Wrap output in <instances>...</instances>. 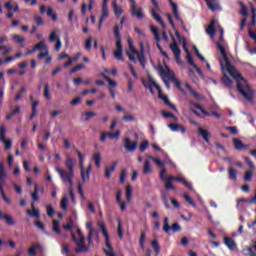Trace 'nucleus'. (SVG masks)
<instances>
[{"instance_id": "f257e3e1", "label": "nucleus", "mask_w": 256, "mask_h": 256, "mask_svg": "<svg viewBox=\"0 0 256 256\" xmlns=\"http://www.w3.org/2000/svg\"><path fill=\"white\" fill-rule=\"evenodd\" d=\"M217 48L219 49L226 63V69L229 75H231V77L236 80V89L238 93H241L242 97H244V99H247V101H253V95H255V91L253 90V88H251V86H249V83H247L243 75H241V73H239V71L234 68L233 64H231V61L227 57V51L225 50V46L218 42Z\"/></svg>"}, {"instance_id": "f03ea898", "label": "nucleus", "mask_w": 256, "mask_h": 256, "mask_svg": "<svg viewBox=\"0 0 256 256\" xmlns=\"http://www.w3.org/2000/svg\"><path fill=\"white\" fill-rule=\"evenodd\" d=\"M66 167L68 172L60 167H56L55 171L59 174L60 179H62L64 183H69L70 187H73V177H75V160L71 157H67Z\"/></svg>"}, {"instance_id": "7ed1b4c3", "label": "nucleus", "mask_w": 256, "mask_h": 256, "mask_svg": "<svg viewBox=\"0 0 256 256\" xmlns=\"http://www.w3.org/2000/svg\"><path fill=\"white\" fill-rule=\"evenodd\" d=\"M6 183H7V170H5V164L2 162L0 163V193L2 195L3 201H5V203H7L8 205H11V199L7 197V194H5V190L3 189Z\"/></svg>"}, {"instance_id": "20e7f679", "label": "nucleus", "mask_w": 256, "mask_h": 256, "mask_svg": "<svg viewBox=\"0 0 256 256\" xmlns=\"http://www.w3.org/2000/svg\"><path fill=\"white\" fill-rule=\"evenodd\" d=\"M72 241L76 243L75 253H87L89 246L85 245V237L77 238L75 234H72Z\"/></svg>"}, {"instance_id": "39448f33", "label": "nucleus", "mask_w": 256, "mask_h": 256, "mask_svg": "<svg viewBox=\"0 0 256 256\" xmlns=\"http://www.w3.org/2000/svg\"><path fill=\"white\" fill-rule=\"evenodd\" d=\"M163 231L166 233V235H171V231L172 233H179V231H181V225H179L177 222L169 225V218L165 217Z\"/></svg>"}, {"instance_id": "423d86ee", "label": "nucleus", "mask_w": 256, "mask_h": 256, "mask_svg": "<svg viewBox=\"0 0 256 256\" xmlns=\"http://www.w3.org/2000/svg\"><path fill=\"white\" fill-rule=\"evenodd\" d=\"M244 161L250 168V170L246 171V173L244 175V181L251 182V181H253V173H255V164L249 157L244 158Z\"/></svg>"}, {"instance_id": "0eeeda50", "label": "nucleus", "mask_w": 256, "mask_h": 256, "mask_svg": "<svg viewBox=\"0 0 256 256\" xmlns=\"http://www.w3.org/2000/svg\"><path fill=\"white\" fill-rule=\"evenodd\" d=\"M5 135H7V128H5V126H1L0 127V141H2V143H4V149L6 151H9V149H11L12 145H13V141L7 139L5 137Z\"/></svg>"}, {"instance_id": "6e6552de", "label": "nucleus", "mask_w": 256, "mask_h": 256, "mask_svg": "<svg viewBox=\"0 0 256 256\" xmlns=\"http://www.w3.org/2000/svg\"><path fill=\"white\" fill-rule=\"evenodd\" d=\"M76 153L78 155L79 163H80V167H81L82 181L85 183V181H89L90 173L87 171L85 172V169H83V163L85 161L83 153H81V151H79V150H76Z\"/></svg>"}, {"instance_id": "1a4fd4ad", "label": "nucleus", "mask_w": 256, "mask_h": 256, "mask_svg": "<svg viewBox=\"0 0 256 256\" xmlns=\"http://www.w3.org/2000/svg\"><path fill=\"white\" fill-rule=\"evenodd\" d=\"M121 135V131L117 130L115 133L111 132H103L100 136L101 143H105L107 141V138L113 141V139H119V136Z\"/></svg>"}, {"instance_id": "9d476101", "label": "nucleus", "mask_w": 256, "mask_h": 256, "mask_svg": "<svg viewBox=\"0 0 256 256\" xmlns=\"http://www.w3.org/2000/svg\"><path fill=\"white\" fill-rule=\"evenodd\" d=\"M131 3V11L134 17H138V19H143L145 15L143 14V8H139L137 10V2L135 0H129Z\"/></svg>"}, {"instance_id": "9b49d317", "label": "nucleus", "mask_w": 256, "mask_h": 256, "mask_svg": "<svg viewBox=\"0 0 256 256\" xmlns=\"http://www.w3.org/2000/svg\"><path fill=\"white\" fill-rule=\"evenodd\" d=\"M168 127L174 133H179V132L182 134L187 133V128L185 126L177 124V123H170V124H168Z\"/></svg>"}, {"instance_id": "f8f14e48", "label": "nucleus", "mask_w": 256, "mask_h": 256, "mask_svg": "<svg viewBox=\"0 0 256 256\" xmlns=\"http://www.w3.org/2000/svg\"><path fill=\"white\" fill-rule=\"evenodd\" d=\"M183 48L184 51H186V59L187 62L189 63V65H191L192 67H194V69H196V71H201V69L199 67H197V64H195V61H193V56H191V52H189V48H187V45L184 43L183 44Z\"/></svg>"}, {"instance_id": "ddd939ff", "label": "nucleus", "mask_w": 256, "mask_h": 256, "mask_svg": "<svg viewBox=\"0 0 256 256\" xmlns=\"http://www.w3.org/2000/svg\"><path fill=\"white\" fill-rule=\"evenodd\" d=\"M205 3L208 9H210V11H212L213 13H215V11L221 10V6L219 5V0H205Z\"/></svg>"}, {"instance_id": "4468645a", "label": "nucleus", "mask_w": 256, "mask_h": 256, "mask_svg": "<svg viewBox=\"0 0 256 256\" xmlns=\"http://www.w3.org/2000/svg\"><path fill=\"white\" fill-rule=\"evenodd\" d=\"M124 148L126 149V151L133 153V151H135V149H137V142H132L131 138H125L124 139Z\"/></svg>"}, {"instance_id": "2eb2a0df", "label": "nucleus", "mask_w": 256, "mask_h": 256, "mask_svg": "<svg viewBox=\"0 0 256 256\" xmlns=\"http://www.w3.org/2000/svg\"><path fill=\"white\" fill-rule=\"evenodd\" d=\"M142 85L143 87H145V89H151L152 87H155V89H157V91L160 93L161 91V87L155 83V80H153V78H149V81H142Z\"/></svg>"}, {"instance_id": "dca6fc26", "label": "nucleus", "mask_w": 256, "mask_h": 256, "mask_svg": "<svg viewBox=\"0 0 256 256\" xmlns=\"http://www.w3.org/2000/svg\"><path fill=\"white\" fill-rule=\"evenodd\" d=\"M170 49L174 53L176 61H181V48H179L175 40L173 44H170Z\"/></svg>"}, {"instance_id": "f3484780", "label": "nucleus", "mask_w": 256, "mask_h": 256, "mask_svg": "<svg viewBox=\"0 0 256 256\" xmlns=\"http://www.w3.org/2000/svg\"><path fill=\"white\" fill-rule=\"evenodd\" d=\"M98 227H100L102 231V235L106 239V247H110V240H109L110 236H109V232L107 231V227L105 226V222H98Z\"/></svg>"}, {"instance_id": "a211bd4d", "label": "nucleus", "mask_w": 256, "mask_h": 256, "mask_svg": "<svg viewBox=\"0 0 256 256\" xmlns=\"http://www.w3.org/2000/svg\"><path fill=\"white\" fill-rule=\"evenodd\" d=\"M114 57L117 59V61H121L122 63L125 61V58H123V44H116Z\"/></svg>"}, {"instance_id": "6ab92c4d", "label": "nucleus", "mask_w": 256, "mask_h": 256, "mask_svg": "<svg viewBox=\"0 0 256 256\" xmlns=\"http://www.w3.org/2000/svg\"><path fill=\"white\" fill-rule=\"evenodd\" d=\"M234 147L237 151H247L249 144H244L240 139H234Z\"/></svg>"}, {"instance_id": "aec40b11", "label": "nucleus", "mask_w": 256, "mask_h": 256, "mask_svg": "<svg viewBox=\"0 0 256 256\" xmlns=\"http://www.w3.org/2000/svg\"><path fill=\"white\" fill-rule=\"evenodd\" d=\"M121 29H123V26L121 25H115L114 26V37L116 38V45H121Z\"/></svg>"}, {"instance_id": "412c9836", "label": "nucleus", "mask_w": 256, "mask_h": 256, "mask_svg": "<svg viewBox=\"0 0 256 256\" xmlns=\"http://www.w3.org/2000/svg\"><path fill=\"white\" fill-rule=\"evenodd\" d=\"M172 9H173L175 20L179 21L180 25L185 29V22L179 16V9H178V7H177V5L175 3H172Z\"/></svg>"}, {"instance_id": "4be33fe9", "label": "nucleus", "mask_w": 256, "mask_h": 256, "mask_svg": "<svg viewBox=\"0 0 256 256\" xmlns=\"http://www.w3.org/2000/svg\"><path fill=\"white\" fill-rule=\"evenodd\" d=\"M224 244L226 245V247H228V249H230V251H235V247H237V243H235V240L227 236L224 237Z\"/></svg>"}, {"instance_id": "5701e85b", "label": "nucleus", "mask_w": 256, "mask_h": 256, "mask_svg": "<svg viewBox=\"0 0 256 256\" xmlns=\"http://www.w3.org/2000/svg\"><path fill=\"white\" fill-rule=\"evenodd\" d=\"M158 97H159V99H162V101H164L165 105L170 107V109L177 111V107L173 103H171L168 96L162 95L161 91H160Z\"/></svg>"}, {"instance_id": "b1692460", "label": "nucleus", "mask_w": 256, "mask_h": 256, "mask_svg": "<svg viewBox=\"0 0 256 256\" xmlns=\"http://www.w3.org/2000/svg\"><path fill=\"white\" fill-rule=\"evenodd\" d=\"M30 100L32 101V113L30 114V119H35L37 116V107H39V102L37 100H33V95L30 96Z\"/></svg>"}, {"instance_id": "393cba45", "label": "nucleus", "mask_w": 256, "mask_h": 256, "mask_svg": "<svg viewBox=\"0 0 256 256\" xmlns=\"http://www.w3.org/2000/svg\"><path fill=\"white\" fill-rule=\"evenodd\" d=\"M198 135H201L206 143H209V138L211 137V133L208 130H205L201 127L198 128Z\"/></svg>"}, {"instance_id": "a878e982", "label": "nucleus", "mask_w": 256, "mask_h": 256, "mask_svg": "<svg viewBox=\"0 0 256 256\" xmlns=\"http://www.w3.org/2000/svg\"><path fill=\"white\" fill-rule=\"evenodd\" d=\"M151 15H152L153 19H155V21L160 23V25L163 27V29H165V22H163V19L161 18V15H159L157 13V11H155V8H152Z\"/></svg>"}, {"instance_id": "bb28decb", "label": "nucleus", "mask_w": 256, "mask_h": 256, "mask_svg": "<svg viewBox=\"0 0 256 256\" xmlns=\"http://www.w3.org/2000/svg\"><path fill=\"white\" fill-rule=\"evenodd\" d=\"M86 228L89 230L88 245H91V244H93V223L92 222H87L86 223Z\"/></svg>"}, {"instance_id": "cd10ccee", "label": "nucleus", "mask_w": 256, "mask_h": 256, "mask_svg": "<svg viewBox=\"0 0 256 256\" xmlns=\"http://www.w3.org/2000/svg\"><path fill=\"white\" fill-rule=\"evenodd\" d=\"M117 168V162H114L110 167H107L105 169V178L106 179H111V174L115 169Z\"/></svg>"}, {"instance_id": "c85d7f7f", "label": "nucleus", "mask_w": 256, "mask_h": 256, "mask_svg": "<svg viewBox=\"0 0 256 256\" xmlns=\"http://www.w3.org/2000/svg\"><path fill=\"white\" fill-rule=\"evenodd\" d=\"M31 210H27V215H29L30 217H35L36 219H39L40 217V212L37 210V208H35V204L32 203L31 204Z\"/></svg>"}, {"instance_id": "c756f323", "label": "nucleus", "mask_w": 256, "mask_h": 256, "mask_svg": "<svg viewBox=\"0 0 256 256\" xmlns=\"http://www.w3.org/2000/svg\"><path fill=\"white\" fill-rule=\"evenodd\" d=\"M206 33L210 37H215V20H211L209 26L206 29Z\"/></svg>"}, {"instance_id": "7c9ffc66", "label": "nucleus", "mask_w": 256, "mask_h": 256, "mask_svg": "<svg viewBox=\"0 0 256 256\" xmlns=\"http://www.w3.org/2000/svg\"><path fill=\"white\" fill-rule=\"evenodd\" d=\"M238 5L240 7V15H242V17H247L249 15L248 10H247V6L245 5V3H243V1H239Z\"/></svg>"}, {"instance_id": "2f4dec72", "label": "nucleus", "mask_w": 256, "mask_h": 256, "mask_svg": "<svg viewBox=\"0 0 256 256\" xmlns=\"http://www.w3.org/2000/svg\"><path fill=\"white\" fill-rule=\"evenodd\" d=\"M41 248V244L35 243L28 249V255L35 256L37 255V249Z\"/></svg>"}, {"instance_id": "473e14b6", "label": "nucleus", "mask_w": 256, "mask_h": 256, "mask_svg": "<svg viewBox=\"0 0 256 256\" xmlns=\"http://www.w3.org/2000/svg\"><path fill=\"white\" fill-rule=\"evenodd\" d=\"M138 61L141 63L142 67H145L146 59H145V54L143 52V45H141V52H138Z\"/></svg>"}, {"instance_id": "72a5a7b5", "label": "nucleus", "mask_w": 256, "mask_h": 256, "mask_svg": "<svg viewBox=\"0 0 256 256\" xmlns=\"http://www.w3.org/2000/svg\"><path fill=\"white\" fill-rule=\"evenodd\" d=\"M151 247L154 249L156 255L161 252V246H159V241L157 239L152 240Z\"/></svg>"}, {"instance_id": "f704fd0d", "label": "nucleus", "mask_w": 256, "mask_h": 256, "mask_svg": "<svg viewBox=\"0 0 256 256\" xmlns=\"http://www.w3.org/2000/svg\"><path fill=\"white\" fill-rule=\"evenodd\" d=\"M185 87L190 92V95H192L196 99H199V93H197V91H195L193 87H191V84H189V82L185 83Z\"/></svg>"}, {"instance_id": "c9c22d12", "label": "nucleus", "mask_w": 256, "mask_h": 256, "mask_svg": "<svg viewBox=\"0 0 256 256\" xmlns=\"http://www.w3.org/2000/svg\"><path fill=\"white\" fill-rule=\"evenodd\" d=\"M150 31H152L154 38L156 39L157 43L161 41V36L159 35V29L155 26H150Z\"/></svg>"}, {"instance_id": "e433bc0d", "label": "nucleus", "mask_w": 256, "mask_h": 256, "mask_svg": "<svg viewBox=\"0 0 256 256\" xmlns=\"http://www.w3.org/2000/svg\"><path fill=\"white\" fill-rule=\"evenodd\" d=\"M52 231L56 233L57 235L61 234V227H59V221L58 220H53L52 221Z\"/></svg>"}, {"instance_id": "4c0bfd02", "label": "nucleus", "mask_w": 256, "mask_h": 256, "mask_svg": "<svg viewBox=\"0 0 256 256\" xmlns=\"http://www.w3.org/2000/svg\"><path fill=\"white\" fill-rule=\"evenodd\" d=\"M228 177L229 179H232L233 181H237V170L235 168L230 167L228 169Z\"/></svg>"}, {"instance_id": "58836bf2", "label": "nucleus", "mask_w": 256, "mask_h": 256, "mask_svg": "<svg viewBox=\"0 0 256 256\" xmlns=\"http://www.w3.org/2000/svg\"><path fill=\"white\" fill-rule=\"evenodd\" d=\"M253 249L255 250L256 252V241H255V244L244 249L243 251L246 252L248 256H256V253L253 251Z\"/></svg>"}, {"instance_id": "ea45409f", "label": "nucleus", "mask_w": 256, "mask_h": 256, "mask_svg": "<svg viewBox=\"0 0 256 256\" xmlns=\"http://www.w3.org/2000/svg\"><path fill=\"white\" fill-rule=\"evenodd\" d=\"M101 76L103 77V79H105V81H107L110 87H117V82L112 80L109 76L105 75V73H102Z\"/></svg>"}, {"instance_id": "a19ab883", "label": "nucleus", "mask_w": 256, "mask_h": 256, "mask_svg": "<svg viewBox=\"0 0 256 256\" xmlns=\"http://www.w3.org/2000/svg\"><path fill=\"white\" fill-rule=\"evenodd\" d=\"M164 76L166 77V79H168V81H175L176 77H175V72H173V70H168L164 73Z\"/></svg>"}, {"instance_id": "79ce46f5", "label": "nucleus", "mask_w": 256, "mask_h": 256, "mask_svg": "<svg viewBox=\"0 0 256 256\" xmlns=\"http://www.w3.org/2000/svg\"><path fill=\"white\" fill-rule=\"evenodd\" d=\"M151 162L149 160H146L144 162V168H143V173L144 175H149L151 173Z\"/></svg>"}, {"instance_id": "37998d69", "label": "nucleus", "mask_w": 256, "mask_h": 256, "mask_svg": "<svg viewBox=\"0 0 256 256\" xmlns=\"http://www.w3.org/2000/svg\"><path fill=\"white\" fill-rule=\"evenodd\" d=\"M33 201H39V185H34V192L31 194Z\"/></svg>"}, {"instance_id": "c03bdc74", "label": "nucleus", "mask_w": 256, "mask_h": 256, "mask_svg": "<svg viewBox=\"0 0 256 256\" xmlns=\"http://www.w3.org/2000/svg\"><path fill=\"white\" fill-rule=\"evenodd\" d=\"M113 7H114V13L117 17H121L123 13V9L119 6H117V1L113 2Z\"/></svg>"}, {"instance_id": "a18cd8bd", "label": "nucleus", "mask_w": 256, "mask_h": 256, "mask_svg": "<svg viewBox=\"0 0 256 256\" xmlns=\"http://www.w3.org/2000/svg\"><path fill=\"white\" fill-rule=\"evenodd\" d=\"M128 47L129 50L126 51V53H139V51L135 49V46H133V40L131 38H128Z\"/></svg>"}, {"instance_id": "49530a36", "label": "nucleus", "mask_w": 256, "mask_h": 256, "mask_svg": "<svg viewBox=\"0 0 256 256\" xmlns=\"http://www.w3.org/2000/svg\"><path fill=\"white\" fill-rule=\"evenodd\" d=\"M126 55L132 63H137V58H135V55H139V52H126Z\"/></svg>"}, {"instance_id": "de8ad7c7", "label": "nucleus", "mask_w": 256, "mask_h": 256, "mask_svg": "<svg viewBox=\"0 0 256 256\" xmlns=\"http://www.w3.org/2000/svg\"><path fill=\"white\" fill-rule=\"evenodd\" d=\"M3 219L6 221L7 225H10V226L15 225V220L9 214H4Z\"/></svg>"}, {"instance_id": "09e8293b", "label": "nucleus", "mask_w": 256, "mask_h": 256, "mask_svg": "<svg viewBox=\"0 0 256 256\" xmlns=\"http://www.w3.org/2000/svg\"><path fill=\"white\" fill-rule=\"evenodd\" d=\"M222 81L226 87H231L233 85V80L227 76V74H224Z\"/></svg>"}, {"instance_id": "8fccbe9b", "label": "nucleus", "mask_w": 256, "mask_h": 256, "mask_svg": "<svg viewBox=\"0 0 256 256\" xmlns=\"http://www.w3.org/2000/svg\"><path fill=\"white\" fill-rule=\"evenodd\" d=\"M93 159L96 167H101V153H95L93 155Z\"/></svg>"}, {"instance_id": "3c124183", "label": "nucleus", "mask_w": 256, "mask_h": 256, "mask_svg": "<svg viewBox=\"0 0 256 256\" xmlns=\"http://www.w3.org/2000/svg\"><path fill=\"white\" fill-rule=\"evenodd\" d=\"M34 225H35V227H37L38 229H40V231H41L42 233H45V235H49V233H47V232L45 231V224H43V222H41V221H36V222L34 223Z\"/></svg>"}, {"instance_id": "603ef678", "label": "nucleus", "mask_w": 256, "mask_h": 256, "mask_svg": "<svg viewBox=\"0 0 256 256\" xmlns=\"http://www.w3.org/2000/svg\"><path fill=\"white\" fill-rule=\"evenodd\" d=\"M93 47V37H88L85 44V50L90 51Z\"/></svg>"}, {"instance_id": "864d4df0", "label": "nucleus", "mask_w": 256, "mask_h": 256, "mask_svg": "<svg viewBox=\"0 0 256 256\" xmlns=\"http://www.w3.org/2000/svg\"><path fill=\"white\" fill-rule=\"evenodd\" d=\"M194 107H195V109H198V111L203 113L205 115V117H209V115H210L209 112H207V110L203 109V106H201V104L195 103Z\"/></svg>"}, {"instance_id": "5fc2aeb1", "label": "nucleus", "mask_w": 256, "mask_h": 256, "mask_svg": "<svg viewBox=\"0 0 256 256\" xmlns=\"http://www.w3.org/2000/svg\"><path fill=\"white\" fill-rule=\"evenodd\" d=\"M65 231H73V227H75V222L73 219H70L69 222L63 226Z\"/></svg>"}, {"instance_id": "6e6d98bb", "label": "nucleus", "mask_w": 256, "mask_h": 256, "mask_svg": "<svg viewBox=\"0 0 256 256\" xmlns=\"http://www.w3.org/2000/svg\"><path fill=\"white\" fill-rule=\"evenodd\" d=\"M131 197H133V188H131V185H128L126 187V199H127V201H131Z\"/></svg>"}, {"instance_id": "4d7b16f0", "label": "nucleus", "mask_w": 256, "mask_h": 256, "mask_svg": "<svg viewBox=\"0 0 256 256\" xmlns=\"http://www.w3.org/2000/svg\"><path fill=\"white\" fill-rule=\"evenodd\" d=\"M12 39L15 41V43H18L19 45H21V43H25V38L17 34H14L12 36Z\"/></svg>"}, {"instance_id": "13d9d810", "label": "nucleus", "mask_w": 256, "mask_h": 256, "mask_svg": "<svg viewBox=\"0 0 256 256\" xmlns=\"http://www.w3.org/2000/svg\"><path fill=\"white\" fill-rule=\"evenodd\" d=\"M47 15H48V17H51L52 21H55L57 19V17H58L57 13L53 12V8L52 7H48Z\"/></svg>"}, {"instance_id": "bf43d9fd", "label": "nucleus", "mask_w": 256, "mask_h": 256, "mask_svg": "<svg viewBox=\"0 0 256 256\" xmlns=\"http://www.w3.org/2000/svg\"><path fill=\"white\" fill-rule=\"evenodd\" d=\"M145 238H146L145 232H141V235H140V248L142 249V251H145Z\"/></svg>"}, {"instance_id": "052dcab7", "label": "nucleus", "mask_w": 256, "mask_h": 256, "mask_svg": "<svg viewBox=\"0 0 256 256\" xmlns=\"http://www.w3.org/2000/svg\"><path fill=\"white\" fill-rule=\"evenodd\" d=\"M43 49H47V46H45V42H43V41L37 43V44L34 46V50H35V51H43Z\"/></svg>"}, {"instance_id": "680f3d73", "label": "nucleus", "mask_w": 256, "mask_h": 256, "mask_svg": "<svg viewBox=\"0 0 256 256\" xmlns=\"http://www.w3.org/2000/svg\"><path fill=\"white\" fill-rule=\"evenodd\" d=\"M109 17V8H102V14L100 16L101 21H105Z\"/></svg>"}, {"instance_id": "e2e57ef3", "label": "nucleus", "mask_w": 256, "mask_h": 256, "mask_svg": "<svg viewBox=\"0 0 256 256\" xmlns=\"http://www.w3.org/2000/svg\"><path fill=\"white\" fill-rule=\"evenodd\" d=\"M62 255L69 256V244L63 243L61 249Z\"/></svg>"}, {"instance_id": "0e129e2a", "label": "nucleus", "mask_w": 256, "mask_h": 256, "mask_svg": "<svg viewBox=\"0 0 256 256\" xmlns=\"http://www.w3.org/2000/svg\"><path fill=\"white\" fill-rule=\"evenodd\" d=\"M150 159L158 166V167H165V162L159 160L157 157H150Z\"/></svg>"}, {"instance_id": "69168bd1", "label": "nucleus", "mask_w": 256, "mask_h": 256, "mask_svg": "<svg viewBox=\"0 0 256 256\" xmlns=\"http://www.w3.org/2000/svg\"><path fill=\"white\" fill-rule=\"evenodd\" d=\"M108 247V250H104V253L106 256H115V252H113V246H111V242H110V246H106Z\"/></svg>"}, {"instance_id": "338daca9", "label": "nucleus", "mask_w": 256, "mask_h": 256, "mask_svg": "<svg viewBox=\"0 0 256 256\" xmlns=\"http://www.w3.org/2000/svg\"><path fill=\"white\" fill-rule=\"evenodd\" d=\"M46 211H47L48 217H53V215H55V209L51 205H48L46 207Z\"/></svg>"}, {"instance_id": "774afa93", "label": "nucleus", "mask_w": 256, "mask_h": 256, "mask_svg": "<svg viewBox=\"0 0 256 256\" xmlns=\"http://www.w3.org/2000/svg\"><path fill=\"white\" fill-rule=\"evenodd\" d=\"M49 41L50 43H55V41H57V30L51 32Z\"/></svg>"}]
</instances>
